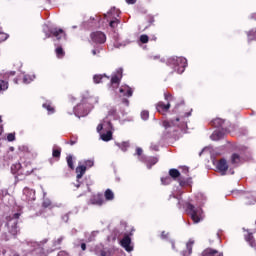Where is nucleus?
Instances as JSON below:
<instances>
[{
  "label": "nucleus",
  "instance_id": "20",
  "mask_svg": "<svg viewBox=\"0 0 256 256\" xmlns=\"http://www.w3.org/2000/svg\"><path fill=\"white\" fill-rule=\"evenodd\" d=\"M7 89H9V83L3 80L0 74V91H7Z\"/></svg>",
  "mask_w": 256,
  "mask_h": 256
},
{
  "label": "nucleus",
  "instance_id": "60",
  "mask_svg": "<svg viewBox=\"0 0 256 256\" xmlns=\"http://www.w3.org/2000/svg\"><path fill=\"white\" fill-rule=\"evenodd\" d=\"M15 81V83H17V80H14Z\"/></svg>",
  "mask_w": 256,
  "mask_h": 256
},
{
  "label": "nucleus",
  "instance_id": "50",
  "mask_svg": "<svg viewBox=\"0 0 256 256\" xmlns=\"http://www.w3.org/2000/svg\"><path fill=\"white\" fill-rule=\"evenodd\" d=\"M93 55H97V50H92Z\"/></svg>",
  "mask_w": 256,
  "mask_h": 256
},
{
  "label": "nucleus",
  "instance_id": "19",
  "mask_svg": "<svg viewBox=\"0 0 256 256\" xmlns=\"http://www.w3.org/2000/svg\"><path fill=\"white\" fill-rule=\"evenodd\" d=\"M100 139H102V141H111V139H113V133L107 131L106 133L100 134Z\"/></svg>",
  "mask_w": 256,
  "mask_h": 256
},
{
  "label": "nucleus",
  "instance_id": "4",
  "mask_svg": "<svg viewBox=\"0 0 256 256\" xmlns=\"http://www.w3.org/2000/svg\"><path fill=\"white\" fill-rule=\"evenodd\" d=\"M122 78H123V69L120 68L117 70V73L114 74L111 78L112 89H117V87H119V83H121Z\"/></svg>",
  "mask_w": 256,
  "mask_h": 256
},
{
  "label": "nucleus",
  "instance_id": "56",
  "mask_svg": "<svg viewBox=\"0 0 256 256\" xmlns=\"http://www.w3.org/2000/svg\"><path fill=\"white\" fill-rule=\"evenodd\" d=\"M173 249H175V244H172Z\"/></svg>",
  "mask_w": 256,
  "mask_h": 256
},
{
  "label": "nucleus",
  "instance_id": "42",
  "mask_svg": "<svg viewBox=\"0 0 256 256\" xmlns=\"http://www.w3.org/2000/svg\"><path fill=\"white\" fill-rule=\"evenodd\" d=\"M164 97L166 101H171V99H173V97L170 94H165Z\"/></svg>",
  "mask_w": 256,
  "mask_h": 256
},
{
  "label": "nucleus",
  "instance_id": "15",
  "mask_svg": "<svg viewBox=\"0 0 256 256\" xmlns=\"http://www.w3.org/2000/svg\"><path fill=\"white\" fill-rule=\"evenodd\" d=\"M120 93H123L125 97H131L133 95V91L129 86H122L119 90Z\"/></svg>",
  "mask_w": 256,
  "mask_h": 256
},
{
  "label": "nucleus",
  "instance_id": "59",
  "mask_svg": "<svg viewBox=\"0 0 256 256\" xmlns=\"http://www.w3.org/2000/svg\"><path fill=\"white\" fill-rule=\"evenodd\" d=\"M45 195H47V193L44 192V197H45Z\"/></svg>",
  "mask_w": 256,
  "mask_h": 256
},
{
  "label": "nucleus",
  "instance_id": "34",
  "mask_svg": "<svg viewBox=\"0 0 256 256\" xmlns=\"http://www.w3.org/2000/svg\"><path fill=\"white\" fill-rule=\"evenodd\" d=\"M7 39H9V34L0 32V41H7Z\"/></svg>",
  "mask_w": 256,
  "mask_h": 256
},
{
  "label": "nucleus",
  "instance_id": "3",
  "mask_svg": "<svg viewBox=\"0 0 256 256\" xmlns=\"http://www.w3.org/2000/svg\"><path fill=\"white\" fill-rule=\"evenodd\" d=\"M169 63L174 65L177 73H183L185 71V67H187V59L184 57H172L169 59Z\"/></svg>",
  "mask_w": 256,
  "mask_h": 256
},
{
  "label": "nucleus",
  "instance_id": "52",
  "mask_svg": "<svg viewBox=\"0 0 256 256\" xmlns=\"http://www.w3.org/2000/svg\"><path fill=\"white\" fill-rule=\"evenodd\" d=\"M9 77V74H5L4 79H7Z\"/></svg>",
  "mask_w": 256,
  "mask_h": 256
},
{
  "label": "nucleus",
  "instance_id": "54",
  "mask_svg": "<svg viewBox=\"0 0 256 256\" xmlns=\"http://www.w3.org/2000/svg\"><path fill=\"white\" fill-rule=\"evenodd\" d=\"M16 167L20 168V167H21V165H20V164H18Z\"/></svg>",
  "mask_w": 256,
  "mask_h": 256
},
{
  "label": "nucleus",
  "instance_id": "23",
  "mask_svg": "<svg viewBox=\"0 0 256 256\" xmlns=\"http://www.w3.org/2000/svg\"><path fill=\"white\" fill-rule=\"evenodd\" d=\"M223 123H225V122H224L223 119H221V118H216V119H214V120L212 121V125H213L214 127H223Z\"/></svg>",
  "mask_w": 256,
  "mask_h": 256
},
{
  "label": "nucleus",
  "instance_id": "48",
  "mask_svg": "<svg viewBox=\"0 0 256 256\" xmlns=\"http://www.w3.org/2000/svg\"><path fill=\"white\" fill-rule=\"evenodd\" d=\"M155 163H157V158L153 159L152 165H155Z\"/></svg>",
  "mask_w": 256,
  "mask_h": 256
},
{
  "label": "nucleus",
  "instance_id": "5",
  "mask_svg": "<svg viewBox=\"0 0 256 256\" xmlns=\"http://www.w3.org/2000/svg\"><path fill=\"white\" fill-rule=\"evenodd\" d=\"M216 169L221 173V175H227L229 171V164L225 158L220 159L216 164Z\"/></svg>",
  "mask_w": 256,
  "mask_h": 256
},
{
  "label": "nucleus",
  "instance_id": "1",
  "mask_svg": "<svg viewBox=\"0 0 256 256\" xmlns=\"http://www.w3.org/2000/svg\"><path fill=\"white\" fill-rule=\"evenodd\" d=\"M84 164L85 165L81 164V162H80L76 168L77 183L75 184V187H77V189H79V187H81V183H79V179H81L83 177V175H85V171H87V167H93V165H95V162L93 160H86V161H84Z\"/></svg>",
  "mask_w": 256,
  "mask_h": 256
},
{
  "label": "nucleus",
  "instance_id": "14",
  "mask_svg": "<svg viewBox=\"0 0 256 256\" xmlns=\"http://www.w3.org/2000/svg\"><path fill=\"white\" fill-rule=\"evenodd\" d=\"M90 203L92 205H98V206H101L103 205V203H105V200L103 199V196L102 195H96V196H93L90 200Z\"/></svg>",
  "mask_w": 256,
  "mask_h": 256
},
{
  "label": "nucleus",
  "instance_id": "58",
  "mask_svg": "<svg viewBox=\"0 0 256 256\" xmlns=\"http://www.w3.org/2000/svg\"><path fill=\"white\" fill-rule=\"evenodd\" d=\"M234 173H235V172L232 171V172H231V175H233Z\"/></svg>",
  "mask_w": 256,
  "mask_h": 256
},
{
  "label": "nucleus",
  "instance_id": "13",
  "mask_svg": "<svg viewBox=\"0 0 256 256\" xmlns=\"http://www.w3.org/2000/svg\"><path fill=\"white\" fill-rule=\"evenodd\" d=\"M170 108H171V104L169 102L167 103V105H165V103L163 102H159L156 105V109L158 113H165V111H169Z\"/></svg>",
  "mask_w": 256,
  "mask_h": 256
},
{
  "label": "nucleus",
  "instance_id": "10",
  "mask_svg": "<svg viewBox=\"0 0 256 256\" xmlns=\"http://www.w3.org/2000/svg\"><path fill=\"white\" fill-rule=\"evenodd\" d=\"M244 239L250 245V247H256V241L253 237V232L246 230V233L244 234Z\"/></svg>",
  "mask_w": 256,
  "mask_h": 256
},
{
  "label": "nucleus",
  "instance_id": "44",
  "mask_svg": "<svg viewBox=\"0 0 256 256\" xmlns=\"http://www.w3.org/2000/svg\"><path fill=\"white\" fill-rule=\"evenodd\" d=\"M62 241H63V237L58 238L57 241L55 242V245H61Z\"/></svg>",
  "mask_w": 256,
  "mask_h": 256
},
{
  "label": "nucleus",
  "instance_id": "2",
  "mask_svg": "<svg viewBox=\"0 0 256 256\" xmlns=\"http://www.w3.org/2000/svg\"><path fill=\"white\" fill-rule=\"evenodd\" d=\"M187 211L194 223H200L201 219H203V210L201 208L188 204Z\"/></svg>",
  "mask_w": 256,
  "mask_h": 256
},
{
  "label": "nucleus",
  "instance_id": "46",
  "mask_svg": "<svg viewBox=\"0 0 256 256\" xmlns=\"http://www.w3.org/2000/svg\"><path fill=\"white\" fill-rule=\"evenodd\" d=\"M81 249H82V251H85V249H87V245H85V243H82L81 244Z\"/></svg>",
  "mask_w": 256,
  "mask_h": 256
},
{
  "label": "nucleus",
  "instance_id": "28",
  "mask_svg": "<svg viewBox=\"0 0 256 256\" xmlns=\"http://www.w3.org/2000/svg\"><path fill=\"white\" fill-rule=\"evenodd\" d=\"M56 55L59 58L63 57V55H65V52L63 51V48H61V47L56 48Z\"/></svg>",
  "mask_w": 256,
  "mask_h": 256
},
{
  "label": "nucleus",
  "instance_id": "38",
  "mask_svg": "<svg viewBox=\"0 0 256 256\" xmlns=\"http://www.w3.org/2000/svg\"><path fill=\"white\" fill-rule=\"evenodd\" d=\"M53 157H60L61 156V150H53L52 153Z\"/></svg>",
  "mask_w": 256,
  "mask_h": 256
},
{
  "label": "nucleus",
  "instance_id": "36",
  "mask_svg": "<svg viewBox=\"0 0 256 256\" xmlns=\"http://www.w3.org/2000/svg\"><path fill=\"white\" fill-rule=\"evenodd\" d=\"M43 207H45V208L51 207V200H49V199H44V201H43Z\"/></svg>",
  "mask_w": 256,
  "mask_h": 256
},
{
  "label": "nucleus",
  "instance_id": "27",
  "mask_svg": "<svg viewBox=\"0 0 256 256\" xmlns=\"http://www.w3.org/2000/svg\"><path fill=\"white\" fill-rule=\"evenodd\" d=\"M141 119H143V121H147L149 119V111H142L141 112Z\"/></svg>",
  "mask_w": 256,
  "mask_h": 256
},
{
  "label": "nucleus",
  "instance_id": "16",
  "mask_svg": "<svg viewBox=\"0 0 256 256\" xmlns=\"http://www.w3.org/2000/svg\"><path fill=\"white\" fill-rule=\"evenodd\" d=\"M222 137H223V132H221L220 130H215L213 134L210 136L212 141H219V139H222Z\"/></svg>",
  "mask_w": 256,
  "mask_h": 256
},
{
  "label": "nucleus",
  "instance_id": "18",
  "mask_svg": "<svg viewBox=\"0 0 256 256\" xmlns=\"http://www.w3.org/2000/svg\"><path fill=\"white\" fill-rule=\"evenodd\" d=\"M52 35L59 40L65 35V32L63 31V29H54L52 30Z\"/></svg>",
  "mask_w": 256,
  "mask_h": 256
},
{
  "label": "nucleus",
  "instance_id": "32",
  "mask_svg": "<svg viewBox=\"0 0 256 256\" xmlns=\"http://www.w3.org/2000/svg\"><path fill=\"white\" fill-rule=\"evenodd\" d=\"M140 41H141V43H149V36H147V35H141L140 36Z\"/></svg>",
  "mask_w": 256,
  "mask_h": 256
},
{
  "label": "nucleus",
  "instance_id": "57",
  "mask_svg": "<svg viewBox=\"0 0 256 256\" xmlns=\"http://www.w3.org/2000/svg\"><path fill=\"white\" fill-rule=\"evenodd\" d=\"M71 145H75V142H71Z\"/></svg>",
  "mask_w": 256,
  "mask_h": 256
},
{
  "label": "nucleus",
  "instance_id": "21",
  "mask_svg": "<svg viewBox=\"0 0 256 256\" xmlns=\"http://www.w3.org/2000/svg\"><path fill=\"white\" fill-rule=\"evenodd\" d=\"M115 145L121 149V151H127V148L129 147V142H116Z\"/></svg>",
  "mask_w": 256,
  "mask_h": 256
},
{
  "label": "nucleus",
  "instance_id": "8",
  "mask_svg": "<svg viewBox=\"0 0 256 256\" xmlns=\"http://www.w3.org/2000/svg\"><path fill=\"white\" fill-rule=\"evenodd\" d=\"M121 245L128 253H131V251H133V245L131 244V238L129 236H124L121 241Z\"/></svg>",
  "mask_w": 256,
  "mask_h": 256
},
{
  "label": "nucleus",
  "instance_id": "47",
  "mask_svg": "<svg viewBox=\"0 0 256 256\" xmlns=\"http://www.w3.org/2000/svg\"><path fill=\"white\" fill-rule=\"evenodd\" d=\"M161 237H162V239H165V237H167V235H165V232H162Z\"/></svg>",
  "mask_w": 256,
  "mask_h": 256
},
{
  "label": "nucleus",
  "instance_id": "11",
  "mask_svg": "<svg viewBox=\"0 0 256 256\" xmlns=\"http://www.w3.org/2000/svg\"><path fill=\"white\" fill-rule=\"evenodd\" d=\"M202 256H223V253L212 248H207L202 252Z\"/></svg>",
  "mask_w": 256,
  "mask_h": 256
},
{
  "label": "nucleus",
  "instance_id": "25",
  "mask_svg": "<svg viewBox=\"0 0 256 256\" xmlns=\"http://www.w3.org/2000/svg\"><path fill=\"white\" fill-rule=\"evenodd\" d=\"M194 243L195 242L193 240H189L188 243L186 244V248L188 250L189 255H191V253L193 252Z\"/></svg>",
  "mask_w": 256,
  "mask_h": 256
},
{
  "label": "nucleus",
  "instance_id": "30",
  "mask_svg": "<svg viewBox=\"0 0 256 256\" xmlns=\"http://www.w3.org/2000/svg\"><path fill=\"white\" fill-rule=\"evenodd\" d=\"M119 25V19L115 18L114 20L110 21V27L115 29Z\"/></svg>",
  "mask_w": 256,
  "mask_h": 256
},
{
  "label": "nucleus",
  "instance_id": "7",
  "mask_svg": "<svg viewBox=\"0 0 256 256\" xmlns=\"http://www.w3.org/2000/svg\"><path fill=\"white\" fill-rule=\"evenodd\" d=\"M91 39L94 43H105L107 36L103 32H94L91 34Z\"/></svg>",
  "mask_w": 256,
  "mask_h": 256
},
{
  "label": "nucleus",
  "instance_id": "9",
  "mask_svg": "<svg viewBox=\"0 0 256 256\" xmlns=\"http://www.w3.org/2000/svg\"><path fill=\"white\" fill-rule=\"evenodd\" d=\"M23 195L26 201H35V190L26 187L23 190Z\"/></svg>",
  "mask_w": 256,
  "mask_h": 256
},
{
  "label": "nucleus",
  "instance_id": "17",
  "mask_svg": "<svg viewBox=\"0 0 256 256\" xmlns=\"http://www.w3.org/2000/svg\"><path fill=\"white\" fill-rule=\"evenodd\" d=\"M106 201H113L115 199V194L111 189H107L104 193Z\"/></svg>",
  "mask_w": 256,
  "mask_h": 256
},
{
  "label": "nucleus",
  "instance_id": "40",
  "mask_svg": "<svg viewBox=\"0 0 256 256\" xmlns=\"http://www.w3.org/2000/svg\"><path fill=\"white\" fill-rule=\"evenodd\" d=\"M128 5H135L137 3V0H125Z\"/></svg>",
  "mask_w": 256,
  "mask_h": 256
},
{
  "label": "nucleus",
  "instance_id": "39",
  "mask_svg": "<svg viewBox=\"0 0 256 256\" xmlns=\"http://www.w3.org/2000/svg\"><path fill=\"white\" fill-rule=\"evenodd\" d=\"M7 139L8 141H15V134L13 133L8 134Z\"/></svg>",
  "mask_w": 256,
  "mask_h": 256
},
{
  "label": "nucleus",
  "instance_id": "33",
  "mask_svg": "<svg viewBox=\"0 0 256 256\" xmlns=\"http://www.w3.org/2000/svg\"><path fill=\"white\" fill-rule=\"evenodd\" d=\"M248 39L250 40L256 39V29L255 31L252 30L248 33Z\"/></svg>",
  "mask_w": 256,
  "mask_h": 256
},
{
  "label": "nucleus",
  "instance_id": "49",
  "mask_svg": "<svg viewBox=\"0 0 256 256\" xmlns=\"http://www.w3.org/2000/svg\"><path fill=\"white\" fill-rule=\"evenodd\" d=\"M251 18H252V19H256V13L252 14V15H251Z\"/></svg>",
  "mask_w": 256,
  "mask_h": 256
},
{
  "label": "nucleus",
  "instance_id": "61",
  "mask_svg": "<svg viewBox=\"0 0 256 256\" xmlns=\"http://www.w3.org/2000/svg\"><path fill=\"white\" fill-rule=\"evenodd\" d=\"M0 123H1V117H0Z\"/></svg>",
  "mask_w": 256,
  "mask_h": 256
},
{
  "label": "nucleus",
  "instance_id": "53",
  "mask_svg": "<svg viewBox=\"0 0 256 256\" xmlns=\"http://www.w3.org/2000/svg\"><path fill=\"white\" fill-rule=\"evenodd\" d=\"M10 75H15V72H10Z\"/></svg>",
  "mask_w": 256,
  "mask_h": 256
},
{
  "label": "nucleus",
  "instance_id": "24",
  "mask_svg": "<svg viewBox=\"0 0 256 256\" xmlns=\"http://www.w3.org/2000/svg\"><path fill=\"white\" fill-rule=\"evenodd\" d=\"M240 161H241V157L238 154H233L231 156L232 165H237L238 163H240Z\"/></svg>",
  "mask_w": 256,
  "mask_h": 256
},
{
  "label": "nucleus",
  "instance_id": "6",
  "mask_svg": "<svg viewBox=\"0 0 256 256\" xmlns=\"http://www.w3.org/2000/svg\"><path fill=\"white\" fill-rule=\"evenodd\" d=\"M163 127H165V129H169L170 127H183V124L179 121V117H176L175 119L165 120Z\"/></svg>",
  "mask_w": 256,
  "mask_h": 256
},
{
  "label": "nucleus",
  "instance_id": "35",
  "mask_svg": "<svg viewBox=\"0 0 256 256\" xmlns=\"http://www.w3.org/2000/svg\"><path fill=\"white\" fill-rule=\"evenodd\" d=\"M93 79H94V83H101L103 79V75H95Z\"/></svg>",
  "mask_w": 256,
  "mask_h": 256
},
{
  "label": "nucleus",
  "instance_id": "51",
  "mask_svg": "<svg viewBox=\"0 0 256 256\" xmlns=\"http://www.w3.org/2000/svg\"><path fill=\"white\" fill-rule=\"evenodd\" d=\"M95 103H99V98H95Z\"/></svg>",
  "mask_w": 256,
  "mask_h": 256
},
{
  "label": "nucleus",
  "instance_id": "41",
  "mask_svg": "<svg viewBox=\"0 0 256 256\" xmlns=\"http://www.w3.org/2000/svg\"><path fill=\"white\" fill-rule=\"evenodd\" d=\"M143 154V149L136 148V155L141 156Z\"/></svg>",
  "mask_w": 256,
  "mask_h": 256
},
{
  "label": "nucleus",
  "instance_id": "45",
  "mask_svg": "<svg viewBox=\"0 0 256 256\" xmlns=\"http://www.w3.org/2000/svg\"><path fill=\"white\" fill-rule=\"evenodd\" d=\"M189 184V182H185V181H183V180H180V185H181V187H183L184 185H188Z\"/></svg>",
  "mask_w": 256,
  "mask_h": 256
},
{
  "label": "nucleus",
  "instance_id": "37",
  "mask_svg": "<svg viewBox=\"0 0 256 256\" xmlns=\"http://www.w3.org/2000/svg\"><path fill=\"white\" fill-rule=\"evenodd\" d=\"M44 109H47V111H49L50 113H53V107H51V105L49 104H43Z\"/></svg>",
  "mask_w": 256,
  "mask_h": 256
},
{
  "label": "nucleus",
  "instance_id": "12",
  "mask_svg": "<svg viewBox=\"0 0 256 256\" xmlns=\"http://www.w3.org/2000/svg\"><path fill=\"white\" fill-rule=\"evenodd\" d=\"M19 217H21L20 213H15L13 215V218H12L13 225H12V229L10 230V233H12V235H17V220Z\"/></svg>",
  "mask_w": 256,
  "mask_h": 256
},
{
  "label": "nucleus",
  "instance_id": "26",
  "mask_svg": "<svg viewBox=\"0 0 256 256\" xmlns=\"http://www.w3.org/2000/svg\"><path fill=\"white\" fill-rule=\"evenodd\" d=\"M35 80V75L33 76H29V75H25L23 78V83L29 84L31 83V81Z\"/></svg>",
  "mask_w": 256,
  "mask_h": 256
},
{
  "label": "nucleus",
  "instance_id": "29",
  "mask_svg": "<svg viewBox=\"0 0 256 256\" xmlns=\"http://www.w3.org/2000/svg\"><path fill=\"white\" fill-rule=\"evenodd\" d=\"M67 163H68V167H70V169H74L73 156H71V155L67 156Z\"/></svg>",
  "mask_w": 256,
  "mask_h": 256
},
{
  "label": "nucleus",
  "instance_id": "43",
  "mask_svg": "<svg viewBox=\"0 0 256 256\" xmlns=\"http://www.w3.org/2000/svg\"><path fill=\"white\" fill-rule=\"evenodd\" d=\"M101 131H103V124H99V125L97 126V132H98V133H101Z\"/></svg>",
  "mask_w": 256,
  "mask_h": 256
},
{
  "label": "nucleus",
  "instance_id": "55",
  "mask_svg": "<svg viewBox=\"0 0 256 256\" xmlns=\"http://www.w3.org/2000/svg\"><path fill=\"white\" fill-rule=\"evenodd\" d=\"M10 225H11V221L8 222V226H10Z\"/></svg>",
  "mask_w": 256,
  "mask_h": 256
},
{
  "label": "nucleus",
  "instance_id": "31",
  "mask_svg": "<svg viewBox=\"0 0 256 256\" xmlns=\"http://www.w3.org/2000/svg\"><path fill=\"white\" fill-rule=\"evenodd\" d=\"M162 185H169L171 183V177L161 178Z\"/></svg>",
  "mask_w": 256,
  "mask_h": 256
},
{
  "label": "nucleus",
  "instance_id": "22",
  "mask_svg": "<svg viewBox=\"0 0 256 256\" xmlns=\"http://www.w3.org/2000/svg\"><path fill=\"white\" fill-rule=\"evenodd\" d=\"M169 175L172 177V179H177V177H180L181 173L177 169H170Z\"/></svg>",
  "mask_w": 256,
  "mask_h": 256
}]
</instances>
